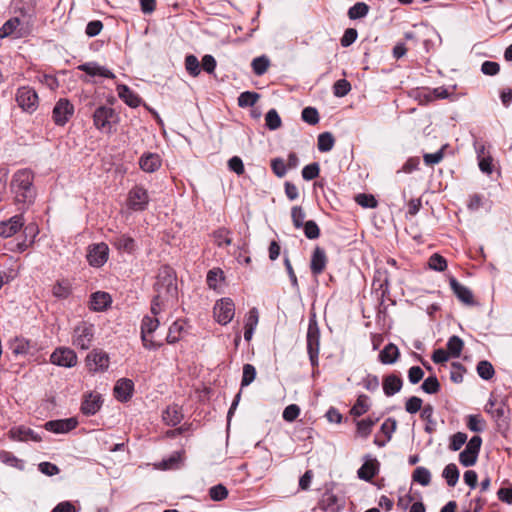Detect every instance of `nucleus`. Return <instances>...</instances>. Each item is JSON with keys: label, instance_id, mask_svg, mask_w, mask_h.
Instances as JSON below:
<instances>
[{"label": "nucleus", "instance_id": "1", "mask_svg": "<svg viewBox=\"0 0 512 512\" xmlns=\"http://www.w3.org/2000/svg\"><path fill=\"white\" fill-rule=\"evenodd\" d=\"M10 192L19 210H27L37 197L34 185V173L28 168L17 170L10 181Z\"/></svg>", "mask_w": 512, "mask_h": 512}, {"label": "nucleus", "instance_id": "2", "mask_svg": "<svg viewBox=\"0 0 512 512\" xmlns=\"http://www.w3.org/2000/svg\"><path fill=\"white\" fill-rule=\"evenodd\" d=\"M176 273L174 269L168 265L159 268L154 284L155 294L164 299L174 300L177 297Z\"/></svg>", "mask_w": 512, "mask_h": 512}, {"label": "nucleus", "instance_id": "3", "mask_svg": "<svg viewBox=\"0 0 512 512\" xmlns=\"http://www.w3.org/2000/svg\"><path fill=\"white\" fill-rule=\"evenodd\" d=\"M93 124L96 129L111 134L113 125L119 121V116L116 111L109 106L100 105L97 107L92 115Z\"/></svg>", "mask_w": 512, "mask_h": 512}, {"label": "nucleus", "instance_id": "4", "mask_svg": "<svg viewBox=\"0 0 512 512\" xmlns=\"http://www.w3.org/2000/svg\"><path fill=\"white\" fill-rule=\"evenodd\" d=\"M149 202V192L142 185H135L128 192L126 205L132 211L142 212L146 210Z\"/></svg>", "mask_w": 512, "mask_h": 512}, {"label": "nucleus", "instance_id": "5", "mask_svg": "<svg viewBox=\"0 0 512 512\" xmlns=\"http://www.w3.org/2000/svg\"><path fill=\"white\" fill-rule=\"evenodd\" d=\"M320 346V330L317 321L313 318L309 319L308 330H307V352L311 365L313 367L318 365Z\"/></svg>", "mask_w": 512, "mask_h": 512}, {"label": "nucleus", "instance_id": "6", "mask_svg": "<svg viewBox=\"0 0 512 512\" xmlns=\"http://www.w3.org/2000/svg\"><path fill=\"white\" fill-rule=\"evenodd\" d=\"M15 100L18 106L29 114L35 112L39 105L38 94L33 88L28 86H22L17 89Z\"/></svg>", "mask_w": 512, "mask_h": 512}, {"label": "nucleus", "instance_id": "7", "mask_svg": "<svg viewBox=\"0 0 512 512\" xmlns=\"http://www.w3.org/2000/svg\"><path fill=\"white\" fill-rule=\"evenodd\" d=\"M94 325L82 321L75 328L73 332V345L82 350H87L91 347L94 339Z\"/></svg>", "mask_w": 512, "mask_h": 512}, {"label": "nucleus", "instance_id": "8", "mask_svg": "<svg viewBox=\"0 0 512 512\" xmlns=\"http://www.w3.org/2000/svg\"><path fill=\"white\" fill-rule=\"evenodd\" d=\"M74 105L67 98H60L52 110V120L57 126H64L74 115Z\"/></svg>", "mask_w": 512, "mask_h": 512}, {"label": "nucleus", "instance_id": "9", "mask_svg": "<svg viewBox=\"0 0 512 512\" xmlns=\"http://www.w3.org/2000/svg\"><path fill=\"white\" fill-rule=\"evenodd\" d=\"M213 313L220 325H227L234 317L235 305L230 298H222L215 303Z\"/></svg>", "mask_w": 512, "mask_h": 512}, {"label": "nucleus", "instance_id": "10", "mask_svg": "<svg viewBox=\"0 0 512 512\" xmlns=\"http://www.w3.org/2000/svg\"><path fill=\"white\" fill-rule=\"evenodd\" d=\"M159 326V320L156 317L145 316L141 322V340L143 346L149 350L158 349L161 344L148 338Z\"/></svg>", "mask_w": 512, "mask_h": 512}, {"label": "nucleus", "instance_id": "11", "mask_svg": "<svg viewBox=\"0 0 512 512\" xmlns=\"http://www.w3.org/2000/svg\"><path fill=\"white\" fill-rule=\"evenodd\" d=\"M108 255V245L104 242H100L89 246L87 260L91 266L101 267L106 263Z\"/></svg>", "mask_w": 512, "mask_h": 512}, {"label": "nucleus", "instance_id": "12", "mask_svg": "<svg viewBox=\"0 0 512 512\" xmlns=\"http://www.w3.org/2000/svg\"><path fill=\"white\" fill-rule=\"evenodd\" d=\"M86 362L90 371L103 372L109 367V356L104 351L93 350L87 355Z\"/></svg>", "mask_w": 512, "mask_h": 512}, {"label": "nucleus", "instance_id": "13", "mask_svg": "<svg viewBox=\"0 0 512 512\" xmlns=\"http://www.w3.org/2000/svg\"><path fill=\"white\" fill-rule=\"evenodd\" d=\"M102 396L97 392H88L83 395L80 410L86 416L95 415L102 407Z\"/></svg>", "mask_w": 512, "mask_h": 512}, {"label": "nucleus", "instance_id": "14", "mask_svg": "<svg viewBox=\"0 0 512 512\" xmlns=\"http://www.w3.org/2000/svg\"><path fill=\"white\" fill-rule=\"evenodd\" d=\"M52 364L62 367H73L77 363L75 352L69 348L56 349L50 356Z\"/></svg>", "mask_w": 512, "mask_h": 512}, {"label": "nucleus", "instance_id": "15", "mask_svg": "<svg viewBox=\"0 0 512 512\" xmlns=\"http://www.w3.org/2000/svg\"><path fill=\"white\" fill-rule=\"evenodd\" d=\"M27 34V30L22 26L18 17H12L7 20L0 28V38L13 36L14 38H22Z\"/></svg>", "mask_w": 512, "mask_h": 512}, {"label": "nucleus", "instance_id": "16", "mask_svg": "<svg viewBox=\"0 0 512 512\" xmlns=\"http://www.w3.org/2000/svg\"><path fill=\"white\" fill-rule=\"evenodd\" d=\"M78 425V421L76 418H67V419H58V420H50L47 421L44 425L47 431L56 433V434H65L73 429H75Z\"/></svg>", "mask_w": 512, "mask_h": 512}, {"label": "nucleus", "instance_id": "17", "mask_svg": "<svg viewBox=\"0 0 512 512\" xmlns=\"http://www.w3.org/2000/svg\"><path fill=\"white\" fill-rule=\"evenodd\" d=\"M449 284L455 296L463 304L468 306H473L477 304L476 301L474 300L472 291L468 287L462 285L457 279H455L454 277L450 278Z\"/></svg>", "mask_w": 512, "mask_h": 512}, {"label": "nucleus", "instance_id": "18", "mask_svg": "<svg viewBox=\"0 0 512 512\" xmlns=\"http://www.w3.org/2000/svg\"><path fill=\"white\" fill-rule=\"evenodd\" d=\"M139 167L146 173L156 172L162 165V158L158 153L145 152L139 158Z\"/></svg>", "mask_w": 512, "mask_h": 512}, {"label": "nucleus", "instance_id": "19", "mask_svg": "<svg viewBox=\"0 0 512 512\" xmlns=\"http://www.w3.org/2000/svg\"><path fill=\"white\" fill-rule=\"evenodd\" d=\"M9 347L15 356L33 354L37 350L36 343L24 337H15Z\"/></svg>", "mask_w": 512, "mask_h": 512}, {"label": "nucleus", "instance_id": "20", "mask_svg": "<svg viewBox=\"0 0 512 512\" xmlns=\"http://www.w3.org/2000/svg\"><path fill=\"white\" fill-rule=\"evenodd\" d=\"M24 225L22 215H15L7 221L0 223V236L8 238L16 234Z\"/></svg>", "mask_w": 512, "mask_h": 512}, {"label": "nucleus", "instance_id": "21", "mask_svg": "<svg viewBox=\"0 0 512 512\" xmlns=\"http://www.w3.org/2000/svg\"><path fill=\"white\" fill-rule=\"evenodd\" d=\"M134 383L131 379H119L114 386L115 398L121 402L128 401L133 394Z\"/></svg>", "mask_w": 512, "mask_h": 512}, {"label": "nucleus", "instance_id": "22", "mask_svg": "<svg viewBox=\"0 0 512 512\" xmlns=\"http://www.w3.org/2000/svg\"><path fill=\"white\" fill-rule=\"evenodd\" d=\"M379 472V462L376 458L366 456L365 462L358 469L357 475L360 479L371 481Z\"/></svg>", "mask_w": 512, "mask_h": 512}, {"label": "nucleus", "instance_id": "23", "mask_svg": "<svg viewBox=\"0 0 512 512\" xmlns=\"http://www.w3.org/2000/svg\"><path fill=\"white\" fill-rule=\"evenodd\" d=\"M9 437L14 441H41V437L34 430L25 426L11 428L9 431Z\"/></svg>", "mask_w": 512, "mask_h": 512}, {"label": "nucleus", "instance_id": "24", "mask_svg": "<svg viewBox=\"0 0 512 512\" xmlns=\"http://www.w3.org/2000/svg\"><path fill=\"white\" fill-rule=\"evenodd\" d=\"M78 69L85 72L86 74L94 77L101 76L108 79H114L115 74L104 66L99 65L96 62H86L78 66Z\"/></svg>", "mask_w": 512, "mask_h": 512}, {"label": "nucleus", "instance_id": "25", "mask_svg": "<svg viewBox=\"0 0 512 512\" xmlns=\"http://www.w3.org/2000/svg\"><path fill=\"white\" fill-rule=\"evenodd\" d=\"M327 264V256L325 250L317 246L311 256L310 269L313 275L317 276L321 274Z\"/></svg>", "mask_w": 512, "mask_h": 512}, {"label": "nucleus", "instance_id": "26", "mask_svg": "<svg viewBox=\"0 0 512 512\" xmlns=\"http://www.w3.org/2000/svg\"><path fill=\"white\" fill-rule=\"evenodd\" d=\"M491 417L497 423L498 429L507 428L510 422V409L503 400L492 411Z\"/></svg>", "mask_w": 512, "mask_h": 512}, {"label": "nucleus", "instance_id": "27", "mask_svg": "<svg viewBox=\"0 0 512 512\" xmlns=\"http://www.w3.org/2000/svg\"><path fill=\"white\" fill-rule=\"evenodd\" d=\"M402 386L403 380L395 374H389L383 377L382 387L383 392L387 397H391L398 393Z\"/></svg>", "mask_w": 512, "mask_h": 512}, {"label": "nucleus", "instance_id": "28", "mask_svg": "<svg viewBox=\"0 0 512 512\" xmlns=\"http://www.w3.org/2000/svg\"><path fill=\"white\" fill-rule=\"evenodd\" d=\"M119 98L129 107L136 108L141 104V98L125 84L117 86Z\"/></svg>", "mask_w": 512, "mask_h": 512}, {"label": "nucleus", "instance_id": "29", "mask_svg": "<svg viewBox=\"0 0 512 512\" xmlns=\"http://www.w3.org/2000/svg\"><path fill=\"white\" fill-rule=\"evenodd\" d=\"M112 244L121 252L132 254L136 250V242L134 238L127 234H120L114 237Z\"/></svg>", "mask_w": 512, "mask_h": 512}, {"label": "nucleus", "instance_id": "30", "mask_svg": "<svg viewBox=\"0 0 512 512\" xmlns=\"http://www.w3.org/2000/svg\"><path fill=\"white\" fill-rule=\"evenodd\" d=\"M162 417L167 425L173 427L178 425L183 419L181 407H179L178 405L168 406L166 410L163 412Z\"/></svg>", "mask_w": 512, "mask_h": 512}, {"label": "nucleus", "instance_id": "31", "mask_svg": "<svg viewBox=\"0 0 512 512\" xmlns=\"http://www.w3.org/2000/svg\"><path fill=\"white\" fill-rule=\"evenodd\" d=\"M399 355L398 347L393 343H389L379 353V360L383 364H393L397 361Z\"/></svg>", "mask_w": 512, "mask_h": 512}, {"label": "nucleus", "instance_id": "32", "mask_svg": "<svg viewBox=\"0 0 512 512\" xmlns=\"http://www.w3.org/2000/svg\"><path fill=\"white\" fill-rule=\"evenodd\" d=\"M72 293V285L68 279H60L52 287V294L58 299H66Z\"/></svg>", "mask_w": 512, "mask_h": 512}, {"label": "nucleus", "instance_id": "33", "mask_svg": "<svg viewBox=\"0 0 512 512\" xmlns=\"http://www.w3.org/2000/svg\"><path fill=\"white\" fill-rule=\"evenodd\" d=\"M111 303V297L106 292H95L91 295V307L94 311H102Z\"/></svg>", "mask_w": 512, "mask_h": 512}, {"label": "nucleus", "instance_id": "34", "mask_svg": "<svg viewBox=\"0 0 512 512\" xmlns=\"http://www.w3.org/2000/svg\"><path fill=\"white\" fill-rule=\"evenodd\" d=\"M185 331V322L182 320H177L172 323V325L169 327L168 334L166 337V341L169 344H174L178 342L183 332Z\"/></svg>", "mask_w": 512, "mask_h": 512}, {"label": "nucleus", "instance_id": "35", "mask_svg": "<svg viewBox=\"0 0 512 512\" xmlns=\"http://www.w3.org/2000/svg\"><path fill=\"white\" fill-rule=\"evenodd\" d=\"M370 409V399L365 394H360L350 410L354 417H360Z\"/></svg>", "mask_w": 512, "mask_h": 512}, {"label": "nucleus", "instance_id": "36", "mask_svg": "<svg viewBox=\"0 0 512 512\" xmlns=\"http://www.w3.org/2000/svg\"><path fill=\"white\" fill-rule=\"evenodd\" d=\"M214 243L218 247H226L232 244L231 231L227 228H219L213 232Z\"/></svg>", "mask_w": 512, "mask_h": 512}, {"label": "nucleus", "instance_id": "37", "mask_svg": "<svg viewBox=\"0 0 512 512\" xmlns=\"http://www.w3.org/2000/svg\"><path fill=\"white\" fill-rule=\"evenodd\" d=\"M378 419H372L370 417L366 419H362L356 423L357 429L356 433L361 438H368V436L371 434L373 426L376 424Z\"/></svg>", "mask_w": 512, "mask_h": 512}, {"label": "nucleus", "instance_id": "38", "mask_svg": "<svg viewBox=\"0 0 512 512\" xmlns=\"http://www.w3.org/2000/svg\"><path fill=\"white\" fill-rule=\"evenodd\" d=\"M369 6L364 2H357L348 9L347 15L350 20H357L366 17L369 13Z\"/></svg>", "mask_w": 512, "mask_h": 512}, {"label": "nucleus", "instance_id": "39", "mask_svg": "<svg viewBox=\"0 0 512 512\" xmlns=\"http://www.w3.org/2000/svg\"><path fill=\"white\" fill-rule=\"evenodd\" d=\"M446 346L449 355L453 358H458L461 355L464 342L459 336L453 335L448 339Z\"/></svg>", "mask_w": 512, "mask_h": 512}, {"label": "nucleus", "instance_id": "40", "mask_svg": "<svg viewBox=\"0 0 512 512\" xmlns=\"http://www.w3.org/2000/svg\"><path fill=\"white\" fill-rule=\"evenodd\" d=\"M412 480L422 486H428L431 482V472L426 467L419 466L413 471Z\"/></svg>", "mask_w": 512, "mask_h": 512}, {"label": "nucleus", "instance_id": "41", "mask_svg": "<svg viewBox=\"0 0 512 512\" xmlns=\"http://www.w3.org/2000/svg\"><path fill=\"white\" fill-rule=\"evenodd\" d=\"M433 412V406L430 404L425 405L421 410L420 417L427 422L425 426L427 433H432L435 430L436 421L433 418Z\"/></svg>", "mask_w": 512, "mask_h": 512}, {"label": "nucleus", "instance_id": "42", "mask_svg": "<svg viewBox=\"0 0 512 512\" xmlns=\"http://www.w3.org/2000/svg\"><path fill=\"white\" fill-rule=\"evenodd\" d=\"M335 139L330 132H323L318 136L317 147L320 152H329L332 150Z\"/></svg>", "mask_w": 512, "mask_h": 512}, {"label": "nucleus", "instance_id": "43", "mask_svg": "<svg viewBox=\"0 0 512 512\" xmlns=\"http://www.w3.org/2000/svg\"><path fill=\"white\" fill-rule=\"evenodd\" d=\"M442 476L450 487H454L459 480V470L454 463H450L444 468Z\"/></svg>", "mask_w": 512, "mask_h": 512}, {"label": "nucleus", "instance_id": "44", "mask_svg": "<svg viewBox=\"0 0 512 512\" xmlns=\"http://www.w3.org/2000/svg\"><path fill=\"white\" fill-rule=\"evenodd\" d=\"M252 70L257 76H261L266 73L270 66V60L265 55L256 57L251 63Z\"/></svg>", "mask_w": 512, "mask_h": 512}, {"label": "nucleus", "instance_id": "45", "mask_svg": "<svg viewBox=\"0 0 512 512\" xmlns=\"http://www.w3.org/2000/svg\"><path fill=\"white\" fill-rule=\"evenodd\" d=\"M265 125L269 130H277L281 127L282 121L275 109H270L265 115Z\"/></svg>", "mask_w": 512, "mask_h": 512}, {"label": "nucleus", "instance_id": "46", "mask_svg": "<svg viewBox=\"0 0 512 512\" xmlns=\"http://www.w3.org/2000/svg\"><path fill=\"white\" fill-rule=\"evenodd\" d=\"M478 375L484 380H490L494 376L493 365L486 360H482L477 364L476 367Z\"/></svg>", "mask_w": 512, "mask_h": 512}, {"label": "nucleus", "instance_id": "47", "mask_svg": "<svg viewBox=\"0 0 512 512\" xmlns=\"http://www.w3.org/2000/svg\"><path fill=\"white\" fill-rule=\"evenodd\" d=\"M0 461L4 464H7L9 466L15 467L19 470L24 469L23 461L18 459L15 455H13L11 452L7 451H0Z\"/></svg>", "mask_w": 512, "mask_h": 512}, {"label": "nucleus", "instance_id": "48", "mask_svg": "<svg viewBox=\"0 0 512 512\" xmlns=\"http://www.w3.org/2000/svg\"><path fill=\"white\" fill-rule=\"evenodd\" d=\"M260 95L256 92L245 91L238 97V105L240 107H251L258 101Z\"/></svg>", "mask_w": 512, "mask_h": 512}, {"label": "nucleus", "instance_id": "49", "mask_svg": "<svg viewBox=\"0 0 512 512\" xmlns=\"http://www.w3.org/2000/svg\"><path fill=\"white\" fill-rule=\"evenodd\" d=\"M185 68L187 72L193 76L196 77L200 74V63L195 55H187L185 58Z\"/></svg>", "mask_w": 512, "mask_h": 512}, {"label": "nucleus", "instance_id": "50", "mask_svg": "<svg viewBox=\"0 0 512 512\" xmlns=\"http://www.w3.org/2000/svg\"><path fill=\"white\" fill-rule=\"evenodd\" d=\"M428 265L432 270L442 272L447 268V260L438 253H434L428 261Z\"/></svg>", "mask_w": 512, "mask_h": 512}, {"label": "nucleus", "instance_id": "51", "mask_svg": "<svg viewBox=\"0 0 512 512\" xmlns=\"http://www.w3.org/2000/svg\"><path fill=\"white\" fill-rule=\"evenodd\" d=\"M421 389L427 394H435L440 390V383L436 376L427 377L422 385Z\"/></svg>", "mask_w": 512, "mask_h": 512}, {"label": "nucleus", "instance_id": "52", "mask_svg": "<svg viewBox=\"0 0 512 512\" xmlns=\"http://www.w3.org/2000/svg\"><path fill=\"white\" fill-rule=\"evenodd\" d=\"M256 369L252 364H244L241 387L250 385L256 378Z\"/></svg>", "mask_w": 512, "mask_h": 512}, {"label": "nucleus", "instance_id": "53", "mask_svg": "<svg viewBox=\"0 0 512 512\" xmlns=\"http://www.w3.org/2000/svg\"><path fill=\"white\" fill-rule=\"evenodd\" d=\"M228 494V489L223 484H217L209 489V496L213 501H222Z\"/></svg>", "mask_w": 512, "mask_h": 512}, {"label": "nucleus", "instance_id": "54", "mask_svg": "<svg viewBox=\"0 0 512 512\" xmlns=\"http://www.w3.org/2000/svg\"><path fill=\"white\" fill-rule=\"evenodd\" d=\"M271 169L273 173L279 178H283L288 171L286 162L280 157H276L271 160Z\"/></svg>", "mask_w": 512, "mask_h": 512}, {"label": "nucleus", "instance_id": "55", "mask_svg": "<svg viewBox=\"0 0 512 512\" xmlns=\"http://www.w3.org/2000/svg\"><path fill=\"white\" fill-rule=\"evenodd\" d=\"M467 427L473 432H482L485 428V421L480 415H469Z\"/></svg>", "mask_w": 512, "mask_h": 512}, {"label": "nucleus", "instance_id": "56", "mask_svg": "<svg viewBox=\"0 0 512 512\" xmlns=\"http://www.w3.org/2000/svg\"><path fill=\"white\" fill-rule=\"evenodd\" d=\"M351 91V84L346 79H339L333 85V93L336 97H344Z\"/></svg>", "mask_w": 512, "mask_h": 512}, {"label": "nucleus", "instance_id": "57", "mask_svg": "<svg viewBox=\"0 0 512 512\" xmlns=\"http://www.w3.org/2000/svg\"><path fill=\"white\" fill-rule=\"evenodd\" d=\"M302 120L310 125H315L319 122V113L314 107H305L301 113Z\"/></svg>", "mask_w": 512, "mask_h": 512}, {"label": "nucleus", "instance_id": "58", "mask_svg": "<svg viewBox=\"0 0 512 512\" xmlns=\"http://www.w3.org/2000/svg\"><path fill=\"white\" fill-rule=\"evenodd\" d=\"M301 228H303L305 236L310 240L317 239L320 236V229L313 220L306 221Z\"/></svg>", "mask_w": 512, "mask_h": 512}, {"label": "nucleus", "instance_id": "59", "mask_svg": "<svg viewBox=\"0 0 512 512\" xmlns=\"http://www.w3.org/2000/svg\"><path fill=\"white\" fill-rule=\"evenodd\" d=\"M320 167L317 162L306 165L302 169V177L306 181L313 180L319 176Z\"/></svg>", "mask_w": 512, "mask_h": 512}, {"label": "nucleus", "instance_id": "60", "mask_svg": "<svg viewBox=\"0 0 512 512\" xmlns=\"http://www.w3.org/2000/svg\"><path fill=\"white\" fill-rule=\"evenodd\" d=\"M355 201L364 208H375L377 206V200L371 194L360 193L355 197Z\"/></svg>", "mask_w": 512, "mask_h": 512}, {"label": "nucleus", "instance_id": "61", "mask_svg": "<svg viewBox=\"0 0 512 512\" xmlns=\"http://www.w3.org/2000/svg\"><path fill=\"white\" fill-rule=\"evenodd\" d=\"M305 212L300 206H294L291 210V218L295 228H301L305 222Z\"/></svg>", "mask_w": 512, "mask_h": 512}, {"label": "nucleus", "instance_id": "62", "mask_svg": "<svg viewBox=\"0 0 512 512\" xmlns=\"http://www.w3.org/2000/svg\"><path fill=\"white\" fill-rule=\"evenodd\" d=\"M397 427V422L393 418H387L381 425L380 431L387 437V441L392 438Z\"/></svg>", "mask_w": 512, "mask_h": 512}, {"label": "nucleus", "instance_id": "63", "mask_svg": "<svg viewBox=\"0 0 512 512\" xmlns=\"http://www.w3.org/2000/svg\"><path fill=\"white\" fill-rule=\"evenodd\" d=\"M467 435L463 432H457L451 437L449 449L452 451H458L466 443Z\"/></svg>", "mask_w": 512, "mask_h": 512}, {"label": "nucleus", "instance_id": "64", "mask_svg": "<svg viewBox=\"0 0 512 512\" xmlns=\"http://www.w3.org/2000/svg\"><path fill=\"white\" fill-rule=\"evenodd\" d=\"M423 401L417 396L410 397L405 403V409L410 414H415L422 408Z\"/></svg>", "mask_w": 512, "mask_h": 512}]
</instances>
